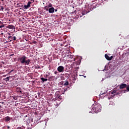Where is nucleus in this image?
<instances>
[{"label":"nucleus","mask_w":129,"mask_h":129,"mask_svg":"<svg viewBox=\"0 0 129 129\" xmlns=\"http://www.w3.org/2000/svg\"><path fill=\"white\" fill-rule=\"evenodd\" d=\"M47 6L48 7V8H52V7H53V5H52V4L50 3Z\"/></svg>","instance_id":"obj_18"},{"label":"nucleus","mask_w":129,"mask_h":129,"mask_svg":"<svg viewBox=\"0 0 129 129\" xmlns=\"http://www.w3.org/2000/svg\"><path fill=\"white\" fill-rule=\"evenodd\" d=\"M126 86H127V85L126 84H121L119 86V88H120V89H123V88H125L126 87H127Z\"/></svg>","instance_id":"obj_7"},{"label":"nucleus","mask_w":129,"mask_h":129,"mask_svg":"<svg viewBox=\"0 0 129 129\" xmlns=\"http://www.w3.org/2000/svg\"><path fill=\"white\" fill-rule=\"evenodd\" d=\"M64 91H67V88L64 89Z\"/></svg>","instance_id":"obj_32"},{"label":"nucleus","mask_w":129,"mask_h":129,"mask_svg":"<svg viewBox=\"0 0 129 129\" xmlns=\"http://www.w3.org/2000/svg\"><path fill=\"white\" fill-rule=\"evenodd\" d=\"M4 120L6 122H10V121L11 120V117H10L9 116H6L4 118Z\"/></svg>","instance_id":"obj_9"},{"label":"nucleus","mask_w":129,"mask_h":129,"mask_svg":"<svg viewBox=\"0 0 129 129\" xmlns=\"http://www.w3.org/2000/svg\"><path fill=\"white\" fill-rule=\"evenodd\" d=\"M54 12L55 9L54 8V7H51L48 9V12L49 13V14H53L54 13Z\"/></svg>","instance_id":"obj_6"},{"label":"nucleus","mask_w":129,"mask_h":129,"mask_svg":"<svg viewBox=\"0 0 129 129\" xmlns=\"http://www.w3.org/2000/svg\"><path fill=\"white\" fill-rule=\"evenodd\" d=\"M49 76V75H46V76H45V79H47V78H48V77Z\"/></svg>","instance_id":"obj_27"},{"label":"nucleus","mask_w":129,"mask_h":129,"mask_svg":"<svg viewBox=\"0 0 129 129\" xmlns=\"http://www.w3.org/2000/svg\"><path fill=\"white\" fill-rule=\"evenodd\" d=\"M2 107V106L0 105V108Z\"/></svg>","instance_id":"obj_40"},{"label":"nucleus","mask_w":129,"mask_h":129,"mask_svg":"<svg viewBox=\"0 0 129 129\" xmlns=\"http://www.w3.org/2000/svg\"><path fill=\"white\" fill-rule=\"evenodd\" d=\"M88 9H90V11H92V9L89 8V7H88Z\"/></svg>","instance_id":"obj_30"},{"label":"nucleus","mask_w":129,"mask_h":129,"mask_svg":"<svg viewBox=\"0 0 129 129\" xmlns=\"http://www.w3.org/2000/svg\"><path fill=\"white\" fill-rule=\"evenodd\" d=\"M91 111H90L89 113H95L100 112L101 111V105L99 103H95L92 106Z\"/></svg>","instance_id":"obj_1"},{"label":"nucleus","mask_w":129,"mask_h":129,"mask_svg":"<svg viewBox=\"0 0 129 129\" xmlns=\"http://www.w3.org/2000/svg\"><path fill=\"white\" fill-rule=\"evenodd\" d=\"M28 59V58L26 56L23 55L20 57L19 60L20 61L21 64H24V65H29L31 60L30 59Z\"/></svg>","instance_id":"obj_2"},{"label":"nucleus","mask_w":129,"mask_h":129,"mask_svg":"<svg viewBox=\"0 0 129 129\" xmlns=\"http://www.w3.org/2000/svg\"><path fill=\"white\" fill-rule=\"evenodd\" d=\"M2 67H3L2 66H0V68H2Z\"/></svg>","instance_id":"obj_36"},{"label":"nucleus","mask_w":129,"mask_h":129,"mask_svg":"<svg viewBox=\"0 0 129 129\" xmlns=\"http://www.w3.org/2000/svg\"><path fill=\"white\" fill-rule=\"evenodd\" d=\"M60 83L63 84L64 86H68L69 85V82L68 80L62 81Z\"/></svg>","instance_id":"obj_5"},{"label":"nucleus","mask_w":129,"mask_h":129,"mask_svg":"<svg viewBox=\"0 0 129 129\" xmlns=\"http://www.w3.org/2000/svg\"><path fill=\"white\" fill-rule=\"evenodd\" d=\"M10 78H11V76L7 77L6 78L4 79V80H5L6 82L9 81Z\"/></svg>","instance_id":"obj_15"},{"label":"nucleus","mask_w":129,"mask_h":129,"mask_svg":"<svg viewBox=\"0 0 129 129\" xmlns=\"http://www.w3.org/2000/svg\"><path fill=\"white\" fill-rule=\"evenodd\" d=\"M57 9H54L55 12H57Z\"/></svg>","instance_id":"obj_33"},{"label":"nucleus","mask_w":129,"mask_h":129,"mask_svg":"<svg viewBox=\"0 0 129 129\" xmlns=\"http://www.w3.org/2000/svg\"><path fill=\"white\" fill-rule=\"evenodd\" d=\"M38 35H39V36H42V35H41V34H39Z\"/></svg>","instance_id":"obj_35"},{"label":"nucleus","mask_w":129,"mask_h":129,"mask_svg":"<svg viewBox=\"0 0 129 129\" xmlns=\"http://www.w3.org/2000/svg\"><path fill=\"white\" fill-rule=\"evenodd\" d=\"M8 38L9 40H13V41H16L17 40V37H16V36H14L13 37H12V36H8Z\"/></svg>","instance_id":"obj_11"},{"label":"nucleus","mask_w":129,"mask_h":129,"mask_svg":"<svg viewBox=\"0 0 129 129\" xmlns=\"http://www.w3.org/2000/svg\"><path fill=\"white\" fill-rule=\"evenodd\" d=\"M54 74L55 75H57L59 74V73L58 72H57V71H55V72H54Z\"/></svg>","instance_id":"obj_22"},{"label":"nucleus","mask_w":129,"mask_h":129,"mask_svg":"<svg viewBox=\"0 0 129 129\" xmlns=\"http://www.w3.org/2000/svg\"><path fill=\"white\" fill-rule=\"evenodd\" d=\"M5 27V25L2 22L0 21V29L2 28H4Z\"/></svg>","instance_id":"obj_14"},{"label":"nucleus","mask_w":129,"mask_h":129,"mask_svg":"<svg viewBox=\"0 0 129 129\" xmlns=\"http://www.w3.org/2000/svg\"><path fill=\"white\" fill-rule=\"evenodd\" d=\"M57 71L59 73L64 72V67L62 66H60L57 68Z\"/></svg>","instance_id":"obj_4"},{"label":"nucleus","mask_w":129,"mask_h":129,"mask_svg":"<svg viewBox=\"0 0 129 129\" xmlns=\"http://www.w3.org/2000/svg\"><path fill=\"white\" fill-rule=\"evenodd\" d=\"M13 71H14V70H12L10 72H9V74L12 73V72H13Z\"/></svg>","instance_id":"obj_25"},{"label":"nucleus","mask_w":129,"mask_h":129,"mask_svg":"<svg viewBox=\"0 0 129 129\" xmlns=\"http://www.w3.org/2000/svg\"><path fill=\"white\" fill-rule=\"evenodd\" d=\"M1 34H2V35H4V33H2Z\"/></svg>","instance_id":"obj_37"},{"label":"nucleus","mask_w":129,"mask_h":129,"mask_svg":"<svg viewBox=\"0 0 129 129\" xmlns=\"http://www.w3.org/2000/svg\"><path fill=\"white\" fill-rule=\"evenodd\" d=\"M89 11H86V10H84L83 11V12L82 13V16H81L80 17H82V16H84V15H86V14H88V13H89Z\"/></svg>","instance_id":"obj_12"},{"label":"nucleus","mask_w":129,"mask_h":129,"mask_svg":"<svg viewBox=\"0 0 129 129\" xmlns=\"http://www.w3.org/2000/svg\"><path fill=\"white\" fill-rule=\"evenodd\" d=\"M126 90H127V91H129V85L126 87Z\"/></svg>","instance_id":"obj_24"},{"label":"nucleus","mask_w":129,"mask_h":129,"mask_svg":"<svg viewBox=\"0 0 129 129\" xmlns=\"http://www.w3.org/2000/svg\"><path fill=\"white\" fill-rule=\"evenodd\" d=\"M2 10H4V8H2Z\"/></svg>","instance_id":"obj_38"},{"label":"nucleus","mask_w":129,"mask_h":129,"mask_svg":"<svg viewBox=\"0 0 129 129\" xmlns=\"http://www.w3.org/2000/svg\"><path fill=\"white\" fill-rule=\"evenodd\" d=\"M31 2H28L27 5H24V9H25L26 10H27V9H28L29 8H30V7H31Z\"/></svg>","instance_id":"obj_8"},{"label":"nucleus","mask_w":129,"mask_h":129,"mask_svg":"<svg viewBox=\"0 0 129 129\" xmlns=\"http://www.w3.org/2000/svg\"><path fill=\"white\" fill-rule=\"evenodd\" d=\"M112 58H113V56H111L110 57V60H111V59H112Z\"/></svg>","instance_id":"obj_28"},{"label":"nucleus","mask_w":129,"mask_h":129,"mask_svg":"<svg viewBox=\"0 0 129 129\" xmlns=\"http://www.w3.org/2000/svg\"><path fill=\"white\" fill-rule=\"evenodd\" d=\"M17 91H18V92H22V89L20 88H17Z\"/></svg>","instance_id":"obj_17"},{"label":"nucleus","mask_w":129,"mask_h":129,"mask_svg":"<svg viewBox=\"0 0 129 129\" xmlns=\"http://www.w3.org/2000/svg\"><path fill=\"white\" fill-rule=\"evenodd\" d=\"M42 34H43V36H44L45 37H47V36H46V34H45V33H42Z\"/></svg>","instance_id":"obj_29"},{"label":"nucleus","mask_w":129,"mask_h":129,"mask_svg":"<svg viewBox=\"0 0 129 129\" xmlns=\"http://www.w3.org/2000/svg\"><path fill=\"white\" fill-rule=\"evenodd\" d=\"M41 80L42 81V82H45L46 81H50V79H45L44 78H41Z\"/></svg>","instance_id":"obj_10"},{"label":"nucleus","mask_w":129,"mask_h":129,"mask_svg":"<svg viewBox=\"0 0 129 129\" xmlns=\"http://www.w3.org/2000/svg\"><path fill=\"white\" fill-rule=\"evenodd\" d=\"M69 58H72V55L71 54H69L67 55Z\"/></svg>","instance_id":"obj_21"},{"label":"nucleus","mask_w":129,"mask_h":129,"mask_svg":"<svg viewBox=\"0 0 129 129\" xmlns=\"http://www.w3.org/2000/svg\"><path fill=\"white\" fill-rule=\"evenodd\" d=\"M2 63H3V64H5V62H4V61H2Z\"/></svg>","instance_id":"obj_34"},{"label":"nucleus","mask_w":129,"mask_h":129,"mask_svg":"<svg viewBox=\"0 0 129 129\" xmlns=\"http://www.w3.org/2000/svg\"><path fill=\"white\" fill-rule=\"evenodd\" d=\"M9 36H10V35H11V33H9Z\"/></svg>","instance_id":"obj_39"},{"label":"nucleus","mask_w":129,"mask_h":129,"mask_svg":"<svg viewBox=\"0 0 129 129\" xmlns=\"http://www.w3.org/2000/svg\"><path fill=\"white\" fill-rule=\"evenodd\" d=\"M7 128H8V129H10V126H7Z\"/></svg>","instance_id":"obj_31"},{"label":"nucleus","mask_w":129,"mask_h":129,"mask_svg":"<svg viewBox=\"0 0 129 129\" xmlns=\"http://www.w3.org/2000/svg\"><path fill=\"white\" fill-rule=\"evenodd\" d=\"M89 6H90V5H89L88 6V7H89Z\"/></svg>","instance_id":"obj_41"},{"label":"nucleus","mask_w":129,"mask_h":129,"mask_svg":"<svg viewBox=\"0 0 129 129\" xmlns=\"http://www.w3.org/2000/svg\"><path fill=\"white\" fill-rule=\"evenodd\" d=\"M35 68L36 69H40V68H41V67H36Z\"/></svg>","instance_id":"obj_23"},{"label":"nucleus","mask_w":129,"mask_h":129,"mask_svg":"<svg viewBox=\"0 0 129 129\" xmlns=\"http://www.w3.org/2000/svg\"><path fill=\"white\" fill-rule=\"evenodd\" d=\"M25 128V126L24 125H22V126H19L17 127V129H24Z\"/></svg>","instance_id":"obj_19"},{"label":"nucleus","mask_w":129,"mask_h":129,"mask_svg":"<svg viewBox=\"0 0 129 129\" xmlns=\"http://www.w3.org/2000/svg\"><path fill=\"white\" fill-rule=\"evenodd\" d=\"M78 69H79V67H76V70H78Z\"/></svg>","instance_id":"obj_26"},{"label":"nucleus","mask_w":129,"mask_h":129,"mask_svg":"<svg viewBox=\"0 0 129 129\" xmlns=\"http://www.w3.org/2000/svg\"><path fill=\"white\" fill-rule=\"evenodd\" d=\"M44 9H45V11H49V8H48V7L47 6L44 7Z\"/></svg>","instance_id":"obj_20"},{"label":"nucleus","mask_w":129,"mask_h":129,"mask_svg":"<svg viewBox=\"0 0 129 129\" xmlns=\"http://www.w3.org/2000/svg\"><path fill=\"white\" fill-rule=\"evenodd\" d=\"M105 58H106V59L107 60H108V61H110V57L109 56H108V55L107 54H105Z\"/></svg>","instance_id":"obj_13"},{"label":"nucleus","mask_w":129,"mask_h":129,"mask_svg":"<svg viewBox=\"0 0 129 129\" xmlns=\"http://www.w3.org/2000/svg\"><path fill=\"white\" fill-rule=\"evenodd\" d=\"M7 28L9 29V30H12L10 33H14L15 32V26L14 25H9L7 26Z\"/></svg>","instance_id":"obj_3"},{"label":"nucleus","mask_w":129,"mask_h":129,"mask_svg":"<svg viewBox=\"0 0 129 129\" xmlns=\"http://www.w3.org/2000/svg\"><path fill=\"white\" fill-rule=\"evenodd\" d=\"M111 94H114V93H115L116 95L118 94V93H116V91H115V90H112V91L111 92Z\"/></svg>","instance_id":"obj_16"}]
</instances>
